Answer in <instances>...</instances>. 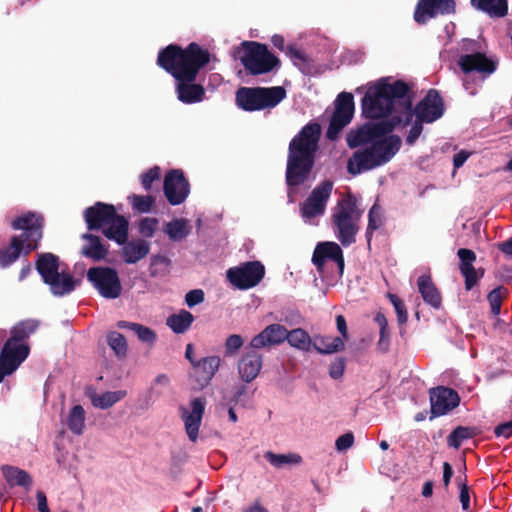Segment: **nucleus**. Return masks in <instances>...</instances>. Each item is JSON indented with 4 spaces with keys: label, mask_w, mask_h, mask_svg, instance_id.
<instances>
[{
    "label": "nucleus",
    "mask_w": 512,
    "mask_h": 512,
    "mask_svg": "<svg viewBox=\"0 0 512 512\" xmlns=\"http://www.w3.org/2000/svg\"><path fill=\"white\" fill-rule=\"evenodd\" d=\"M80 241H82V245H80L79 255L95 262L97 259V236L93 233H84L80 236Z\"/></svg>",
    "instance_id": "nucleus-42"
},
{
    "label": "nucleus",
    "mask_w": 512,
    "mask_h": 512,
    "mask_svg": "<svg viewBox=\"0 0 512 512\" xmlns=\"http://www.w3.org/2000/svg\"><path fill=\"white\" fill-rule=\"evenodd\" d=\"M86 227L89 231H95L97 228V206L93 205L85 210Z\"/></svg>",
    "instance_id": "nucleus-60"
},
{
    "label": "nucleus",
    "mask_w": 512,
    "mask_h": 512,
    "mask_svg": "<svg viewBox=\"0 0 512 512\" xmlns=\"http://www.w3.org/2000/svg\"><path fill=\"white\" fill-rule=\"evenodd\" d=\"M31 244H33L32 241L23 240L21 237L10 238L9 245L0 248V268L10 267L20 256H27L39 248H28Z\"/></svg>",
    "instance_id": "nucleus-23"
},
{
    "label": "nucleus",
    "mask_w": 512,
    "mask_h": 512,
    "mask_svg": "<svg viewBox=\"0 0 512 512\" xmlns=\"http://www.w3.org/2000/svg\"><path fill=\"white\" fill-rule=\"evenodd\" d=\"M445 106L441 94L435 88L427 91L426 96L418 102L415 108H412V99L408 97L403 102L402 110L398 115H394L391 119L407 126L412 122L415 116L420 122L432 124L444 115Z\"/></svg>",
    "instance_id": "nucleus-5"
},
{
    "label": "nucleus",
    "mask_w": 512,
    "mask_h": 512,
    "mask_svg": "<svg viewBox=\"0 0 512 512\" xmlns=\"http://www.w3.org/2000/svg\"><path fill=\"white\" fill-rule=\"evenodd\" d=\"M117 244L121 245V259L129 265L138 263L150 252V243L143 238L126 240Z\"/></svg>",
    "instance_id": "nucleus-26"
},
{
    "label": "nucleus",
    "mask_w": 512,
    "mask_h": 512,
    "mask_svg": "<svg viewBox=\"0 0 512 512\" xmlns=\"http://www.w3.org/2000/svg\"><path fill=\"white\" fill-rule=\"evenodd\" d=\"M264 459L275 468H282L285 465H296L302 462L299 454H276L272 451L264 453Z\"/></svg>",
    "instance_id": "nucleus-41"
},
{
    "label": "nucleus",
    "mask_w": 512,
    "mask_h": 512,
    "mask_svg": "<svg viewBox=\"0 0 512 512\" xmlns=\"http://www.w3.org/2000/svg\"><path fill=\"white\" fill-rule=\"evenodd\" d=\"M35 269L45 285L50 287L51 294L55 296L67 295L78 285V280L71 274L58 271V257L55 254L39 253Z\"/></svg>",
    "instance_id": "nucleus-7"
},
{
    "label": "nucleus",
    "mask_w": 512,
    "mask_h": 512,
    "mask_svg": "<svg viewBox=\"0 0 512 512\" xmlns=\"http://www.w3.org/2000/svg\"><path fill=\"white\" fill-rule=\"evenodd\" d=\"M159 221L156 218L144 217L138 221V233L143 239H150L156 232Z\"/></svg>",
    "instance_id": "nucleus-50"
},
{
    "label": "nucleus",
    "mask_w": 512,
    "mask_h": 512,
    "mask_svg": "<svg viewBox=\"0 0 512 512\" xmlns=\"http://www.w3.org/2000/svg\"><path fill=\"white\" fill-rule=\"evenodd\" d=\"M284 98L282 86L241 87L236 92V104L246 112L275 108Z\"/></svg>",
    "instance_id": "nucleus-9"
},
{
    "label": "nucleus",
    "mask_w": 512,
    "mask_h": 512,
    "mask_svg": "<svg viewBox=\"0 0 512 512\" xmlns=\"http://www.w3.org/2000/svg\"><path fill=\"white\" fill-rule=\"evenodd\" d=\"M194 322V316L186 309L179 310V313L169 316L166 320L167 327L175 334H184Z\"/></svg>",
    "instance_id": "nucleus-35"
},
{
    "label": "nucleus",
    "mask_w": 512,
    "mask_h": 512,
    "mask_svg": "<svg viewBox=\"0 0 512 512\" xmlns=\"http://www.w3.org/2000/svg\"><path fill=\"white\" fill-rule=\"evenodd\" d=\"M430 419L445 416L459 406L460 398L456 390L437 386L429 390Z\"/></svg>",
    "instance_id": "nucleus-15"
},
{
    "label": "nucleus",
    "mask_w": 512,
    "mask_h": 512,
    "mask_svg": "<svg viewBox=\"0 0 512 512\" xmlns=\"http://www.w3.org/2000/svg\"><path fill=\"white\" fill-rule=\"evenodd\" d=\"M360 217L361 211L357 209V199L350 193L339 200L334 207L332 214L334 233L342 246L347 247L355 243Z\"/></svg>",
    "instance_id": "nucleus-6"
},
{
    "label": "nucleus",
    "mask_w": 512,
    "mask_h": 512,
    "mask_svg": "<svg viewBox=\"0 0 512 512\" xmlns=\"http://www.w3.org/2000/svg\"><path fill=\"white\" fill-rule=\"evenodd\" d=\"M383 225V215L381 214V207L377 203H374L368 212V226H366V241L371 242L372 234L380 229Z\"/></svg>",
    "instance_id": "nucleus-46"
},
{
    "label": "nucleus",
    "mask_w": 512,
    "mask_h": 512,
    "mask_svg": "<svg viewBox=\"0 0 512 512\" xmlns=\"http://www.w3.org/2000/svg\"><path fill=\"white\" fill-rule=\"evenodd\" d=\"M425 123L424 121H415L414 125H412L411 130H409L408 136H406V144L409 146H412L415 144L418 137L421 135L422 132V124Z\"/></svg>",
    "instance_id": "nucleus-62"
},
{
    "label": "nucleus",
    "mask_w": 512,
    "mask_h": 512,
    "mask_svg": "<svg viewBox=\"0 0 512 512\" xmlns=\"http://www.w3.org/2000/svg\"><path fill=\"white\" fill-rule=\"evenodd\" d=\"M354 444V435L352 433H346L341 435L334 442V446H336V450L339 452H344L352 447Z\"/></svg>",
    "instance_id": "nucleus-58"
},
{
    "label": "nucleus",
    "mask_w": 512,
    "mask_h": 512,
    "mask_svg": "<svg viewBox=\"0 0 512 512\" xmlns=\"http://www.w3.org/2000/svg\"><path fill=\"white\" fill-rule=\"evenodd\" d=\"M36 502H38L39 512H49L48 501L46 500L45 493L38 490L36 492Z\"/></svg>",
    "instance_id": "nucleus-64"
},
{
    "label": "nucleus",
    "mask_w": 512,
    "mask_h": 512,
    "mask_svg": "<svg viewBox=\"0 0 512 512\" xmlns=\"http://www.w3.org/2000/svg\"><path fill=\"white\" fill-rule=\"evenodd\" d=\"M494 435L508 439L512 435V420L494 427Z\"/></svg>",
    "instance_id": "nucleus-63"
},
{
    "label": "nucleus",
    "mask_w": 512,
    "mask_h": 512,
    "mask_svg": "<svg viewBox=\"0 0 512 512\" xmlns=\"http://www.w3.org/2000/svg\"><path fill=\"white\" fill-rule=\"evenodd\" d=\"M106 238L115 243H123L129 240V222L127 219L105 222V226L97 228Z\"/></svg>",
    "instance_id": "nucleus-31"
},
{
    "label": "nucleus",
    "mask_w": 512,
    "mask_h": 512,
    "mask_svg": "<svg viewBox=\"0 0 512 512\" xmlns=\"http://www.w3.org/2000/svg\"><path fill=\"white\" fill-rule=\"evenodd\" d=\"M39 325V320L35 319H27L18 322L13 326L12 330H10V337L7 339L6 343L26 344L25 341L39 329Z\"/></svg>",
    "instance_id": "nucleus-32"
},
{
    "label": "nucleus",
    "mask_w": 512,
    "mask_h": 512,
    "mask_svg": "<svg viewBox=\"0 0 512 512\" xmlns=\"http://www.w3.org/2000/svg\"><path fill=\"white\" fill-rule=\"evenodd\" d=\"M456 255L459 258V272L464 277L466 290H471L482 279L485 270L483 268H474L473 263L476 261V254L471 249L460 248Z\"/></svg>",
    "instance_id": "nucleus-22"
},
{
    "label": "nucleus",
    "mask_w": 512,
    "mask_h": 512,
    "mask_svg": "<svg viewBox=\"0 0 512 512\" xmlns=\"http://www.w3.org/2000/svg\"><path fill=\"white\" fill-rule=\"evenodd\" d=\"M191 367H193V376L200 389L208 386L218 367H220V358L218 356H207L200 358V360H191Z\"/></svg>",
    "instance_id": "nucleus-25"
},
{
    "label": "nucleus",
    "mask_w": 512,
    "mask_h": 512,
    "mask_svg": "<svg viewBox=\"0 0 512 512\" xmlns=\"http://www.w3.org/2000/svg\"><path fill=\"white\" fill-rule=\"evenodd\" d=\"M243 346V338L240 335L232 334L225 341V356L231 357L235 355Z\"/></svg>",
    "instance_id": "nucleus-53"
},
{
    "label": "nucleus",
    "mask_w": 512,
    "mask_h": 512,
    "mask_svg": "<svg viewBox=\"0 0 512 512\" xmlns=\"http://www.w3.org/2000/svg\"><path fill=\"white\" fill-rule=\"evenodd\" d=\"M418 292L421 294L424 303L434 309H440L442 304L441 293L430 278V275L423 274L417 280Z\"/></svg>",
    "instance_id": "nucleus-29"
},
{
    "label": "nucleus",
    "mask_w": 512,
    "mask_h": 512,
    "mask_svg": "<svg viewBox=\"0 0 512 512\" xmlns=\"http://www.w3.org/2000/svg\"><path fill=\"white\" fill-rule=\"evenodd\" d=\"M354 116V96L351 92H341L334 100V111L332 119L328 123L325 137L328 141H335L339 138L340 132L351 123Z\"/></svg>",
    "instance_id": "nucleus-11"
},
{
    "label": "nucleus",
    "mask_w": 512,
    "mask_h": 512,
    "mask_svg": "<svg viewBox=\"0 0 512 512\" xmlns=\"http://www.w3.org/2000/svg\"><path fill=\"white\" fill-rule=\"evenodd\" d=\"M164 232H166L170 241L179 242L188 237L191 228L188 226V220L185 218H176L167 222Z\"/></svg>",
    "instance_id": "nucleus-37"
},
{
    "label": "nucleus",
    "mask_w": 512,
    "mask_h": 512,
    "mask_svg": "<svg viewBox=\"0 0 512 512\" xmlns=\"http://www.w3.org/2000/svg\"><path fill=\"white\" fill-rule=\"evenodd\" d=\"M127 395L125 390H115L104 392L97 396V407L98 409H108L124 399Z\"/></svg>",
    "instance_id": "nucleus-48"
},
{
    "label": "nucleus",
    "mask_w": 512,
    "mask_h": 512,
    "mask_svg": "<svg viewBox=\"0 0 512 512\" xmlns=\"http://www.w3.org/2000/svg\"><path fill=\"white\" fill-rule=\"evenodd\" d=\"M470 3L490 17L502 18L508 13L507 0H470Z\"/></svg>",
    "instance_id": "nucleus-33"
},
{
    "label": "nucleus",
    "mask_w": 512,
    "mask_h": 512,
    "mask_svg": "<svg viewBox=\"0 0 512 512\" xmlns=\"http://www.w3.org/2000/svg\"><path fill=\"white\" fill-rule=\"evenodd\" d=\"M508 294V290L503 286H498L487 295L488 304H490L491 314L498 316L500 314L501 302Z\"/></svg>",
    "instance_id": "nucleus-49"
},
{
    "label": "nucleus",
    "mask_w": 512,
    "mask_h": 512,
    "mask_svg": "<svg viewBox=\"0 0 512 512\" xmlns=\"http://www.w3.org/2000/svg\"><path fill=\"white\" fill-rule=\"evenodd\" d=\"M341 337H334L330 335H315L312 341V347L321 355H330L333 353H340L345 349V341Z\"/></svg>",
    "instance_id": "nucleus-30"
},
{
    "label": "nucleus",
    "mask_w": 512,
    "mask_h": 512,
    "mask_svg": "<svg viewBox=\"0 0 512 512\" xmlns=\"http://www.w3.org/2000/svg\"><path fill=\"white\" fill-rule=\"evenodd\" d=\"M159 265L167 267L170 265V259L164 255H154L150 257V276L154 277L159 273V270H157V266Z\"/></svg>",
    "instance_id": "nucleus-59"
},
{
    "label": "nucleus",
    "mask_w": 512,
    "mask_h": 512,
    "mask_svg": "<svg viewBox=\"0 0 512 512\" xmlns=\"http://www.w3.org/2000/svg\"><path fill=\"white\" fill-rule=\"evenodd\" d=\"M374 323L379 326V341H377V350L380 353L385 354L389 351L390 346V331L389 326H387V319L383 313L378 312L376 316H374Z\"/></svg>",
    "instance_id": "nucleus-39"
},
{
    "label": "nucleus",
    "mask_w": 512,
    "mask_h": 512,
    "mask_svg": "<svg viewBox=\"0 0 512 512\" xmlns=\"http://www.w3.org/2000/svg\"><path fill=\"white\" fill-rule=\"evenodd\" d=\"M332 190L333 182L330 180H325L313 188L312 193L301 204V216L306 220L322 216Z\"/></svg>",
    "instance_id": "nucleus-16"
},
{
    "label": "nucleus",
    "mask_w": 512,
    "mask_h": 512,
    "mask_svg": "<svg viewBox=\"0 0 512 512\" xmlns=\"http://www.w3.org/2000/svg\"><path fill=\"white\" fill-rule=\"evenodd\" d=\"M262 356L258 353L256 348L246 349L245 354L239 361V375L243 382L250 383L255 380L261 371Z\"/></svg>",
    "instance_id": "nucleus-27"
},
{
    "label": "nucleus",
    "mask_w": 512,
    "mask_h": 512,
    "mask_svg": "<svg viewBox=\"0 0 512 512\" xmlns=\"http://www.w3.org/2000/svg\"><path fill=\"white\" fill-rule=\"evenodd\" d=\"M206 398L195 397L190 401V409L185 406L179 407V415L181 420L184 422L185 434H187L188 440L195 443L199 437V429L201 419L205 414Z\"/></svg>",
    "instance_id": "nucleus-17"
},
{
    "label": "nucleus",
    "mask_w": 512,
    "mask_h": 512,
    "mask_svg": "<svg viewBox=\"0 0 512 512\" xmlns=\"http://www.w3.org/2000/svg\"><path fill=\"white\" fill-rule=\"evenodd\" d=\"M106 342H108V346L111 347V350L114 351V355L117 359L123 360L127 357V341L124 335L117 331H111L108 333V337H106Z\"/></svg>",
    "instance_id": "nucleus-43"
},
{
    "label": "nucleus",
    "mask_w": 512,
    "mask_h": 512,
    "mask_svg": "<svg viewBox=\"0 0 512 512\" xmlns=\"http://www.w3.org/2000/svg\"><path fill=\"white\" fill-rule=\"evenodd\" d=\"M345 372V358L337 357L334 358L330 367H328V376L333 380H339L342 378L343 373Z\"/></svg>",
    "instance_id": "nucleus-54"
},
{
    "label": "nucleus",
    "mask_w": 512,
    "mask_h": 512,
    "mask_svg": "<svg viewBox=\"0 0 512 512\" xmlns=\"http://www.w3.org/2000/svg\"><path fill=\"white\" fill-rule=\"evenodd\" d=\"M66 426L75 435L83 433L84 428V410L80 405H76L70 410L68 418H66Z\"/></svg>",
    "instance_id": "nucleus-44"
},
{
    "label": "nucleus",
    "mask_w": 512,
    "mask_h": 512,
    "mask_svg": "<svg viewBox=\"0 0 512 512\" xmlns=\"http://www.w3.org/2000/svg\"><path fill=\"white\" fill-rule=\"evenodd\" d=\"M326 261H332L338 265L339 272H343L345 267V259L343 258L342 249L335 242H320L313 251L312 263L316 267L318 273L323 272Z\"/></svg>",
    "instance_id": "nucleus-20"
},
{
    "label": "nucleus",
    "mask_w": 512,
    "mask_h": 512,
    "mask_svg": "<svg viewBox=\"0 0 512 512\" xmlns=\"http://www.w3.org/2000/svg\"><path fill=\"white\" fill-rule=\"evenodd\" d=\"M205 300V293L201 289H192L185 294V304L192 308Z\"/></svg>",
    "instance_id": "nucleus-56"
},
{
    "label": "nucleus",
    "mask_w": 512,
    "mask_h": 512,
    "mask_svg": "<svg viewBox=\"0 0 512 512\" xmlns=\"http://www.w3.org/2000/svg\"><path fill=\"white\" fill-rule=\"evenodd\" d=\"M160 179V169L158 166H155L141 174L140 181L141 186H143V189L149 192L151 190V185H153L154 182L159 181Z\"/></svg>",
    "instance_id": "nucleus-52"
},
{
    "label": "nucleus",
    "mask_w": 512,
    "mask_h": 512,
    "mask_svg": "<svg viewBox=\"0 0 512 512\" xmlns=\"http://www.w3.org/2000/svg\"><path fill=\"white\" fill-rule=\"evenodd\" d=\"M499 63L493 58H489L484 52H472L462 54L458 59V66L462 73L478 74L481 80L487 79L497 70Z\"/></svg>",
    "instance_id": "nucleus-14"
},
{
    "label": "nucleus",
    "mask_w": 512,
    "mask_h": 512,
    "mask_svg": "<svg viewBox=\"0 0 512 512\" xmlns=\"http://www.w3.org/2000/svg\"><path fill=\"white\" fill-rule=\"evenodd\" d=\"M290 346L297 348L302 351H310L311 342L313 339L303 328H296L290 330L287 334L286 340Z\"/></svg>",
    "instance_id": "nucleus-40"
},
{
    "label": "nucleus",
    "mask_w": 512,
    "mask_h": 512,
    "mask_svg": "<svg viewBox=\"0 0 512 512\" xmlns=\"http://www.w3.org/2000/svg\"><path fill=\"white\" fill-rule=\"evenodd\" d=\"M74 271L78 273L79 275L83 276V274L86 272V277H88L89 283L92 284V286L97 285V267L91 266L88 268V271H86V265L82 262H77L74 264Z\"/></svg>",
    "instance_id": "nucleus-55"
},
{
    "label": "nucleus",
    "mask_w": 512,
    "mask_h": 512,
    "mask_svg": "<svg viewBox=\"0 0 512 512\" xmlns=\"http://www.w3.org/2000/svg\"><path fill=\"white\" fill-rule=\"evenodd\" d=\"M125 219L124 216L116 213L115 207L111 204L97 202V229L104 226L105 222Z\"/></svg>",
    "instance_id": "nucleus-45"
},
{
    "label": "nucleus",
    "mask_w": 512,
    "mask_h": 512,
    "mask_svg": "<svg viewBox=\"0 0 512 512\" xmlns=\"http://www.w3.org/2000/svg\"><path fill=\"white\" fill-rule=\"evenodd\" d=\"M13 230L22 231L21 235L12 236L20 237L24 241H31L32 244L28 248H39L40 241L43 237V216L42 214L28 211L12 220Z\"/></svg>",
    "instance_id": "nucleus-13"
},
{
    "label": "nucleus",
    "mask_w": 512,
    "mask_h": 512,
    "mask_svg": "<svg viewBox=\"0 0 512 512\" xmlns=\"http://www.w3.org/2000/svg\"><path fill=\"white\" fill-rule=\"evenodd\" d=\"M456 4L454 0H418L414 10V21L424 25L438 15H451Z\"/></svg>",
    "instance_id": "nucleus-19"
},
{
    "label": "nucleus",
    "mask_w": 512,
    "mask_h": 512,
    "mask_svg": "<svg viewBox=\"0 0 512 512\" xmlns=\"http://www.w3.org/2000/svg\"><path fill=\"white\" fill-rule=\"evenodd\" d=\"M130 206L136 213L146 214L149 213L154 205V197L152 195L140 196L132 194L129 196Z\"/></svg>",
    "instance_id": "nucleus-47"
},
{
    "label": "nucleus",
    "mask_w": 512,
    "mask_h": 512,
    "mask_svg": "<svg viewBox=\"0 0 512 512\" xmlns=\"http://www.w3.org/2000/svg\"><path fill=\"white\" fill-rule=\"evenodd\" d=\"M400 148L401 138L396 134L388 135L378 142H373L370 146L355 151L348 159L347 171L350 175L372 171L388 163Z\"/></svg>",
    "instance_id": "nucleus-4"
},
{
    "label": "nucleus",
    "mask_w": 512,
    "mask_h": 512,
    "mask_svg": "<svg viewBox=\"0 0 512 512\" xmlns=\"http://www.w3.org/2000/svg\"><path fill=\"white\" fill-rule=\"evenodd\" d=\"M117 327L118 329H128L134 332L138 340L150 346L156 342V333L151 328L142 324L121 320L117 322Z\"/></svg>",
    "instance_id": "nucleus-36"
},
{
    "label": "nucleus",
    "mask_w": 512,
    "mask_h": 512,
    "mask_svg": "<svg viewBox=\"0 0 512 512\" xmlns=\"http://www.w3.org/2000/svg\"><path fill=\"white\" fill-rule=\"evenodd\" d=\"M210 59L208 50L195 42L185 48L169 44L159 50L156 65L175 79V92L179 102L191 105L200 103L205 98V88L194 81Z\"/></svg>",
    "instance_id": "nucleus-1"
},
{
    "label": "nucleus",
    "mask_w": 512,
    "mask_h": 512,
    "mask_svg": "<svg viewBox=\"0 0 512 512\" xmlns=\"http://www.w3.org/2000/svg\"><path fill=\"white\" fill-rule=\"evenodd\" d=\"M456 482L459 485V502H461L462 510H468L469 508V494H468V486L465 483V478L461 479L460 477L456 478Z\"/></svg>",
    "instance_id": "nucleus-57"
},
{
    "label": "nucleus",
    "mask_w": 512,
    "mask_h": 512,
    "mask_svg": "<svg viewBox=\"0 0 512 512\" xmlns=\"http://www.w3.org/2000/svg\"><path fill=\"white\" fill-rule=\"evenodd\" d=\"M162 191L167 202L172 206H178L185 202L189 195V184L182 170L173 169L164 176Z\"/></svg>",
    "instance_id": "nucleus-18"
},
{
    "label": "nucleus",
    "mask_w": 512,
    "mask_h": 512,
    "mask_svg": "<svg viewBox=\"0 0 512 512\" xmlns=\"http://www.w3.org/2000/svg\"><path fill=\"white\" fill-rule=\"evenodd\" d=\"M237 54L246 72L252 76L270 73L279 66V59L263 43L243 41Z\"/></svg>",
    "instance_id": "nucleus-8"
},
{
    "label": "nucleus",
    "mask_w": 512,
    "mask_h": 512,
    "mask_svg": "<svg viewBox=\"0 0 512 512\" xmlns=\"http://www.w3.org/2000/svg\"><path fill=\"white\" fill-rule=\"evenodd\" d=\"M410 86L402 81L396 80L389 84L386 79H381L376 84L368 87L364 98H362V115L367 119L386 118L393 111H396L395 104L403 106V102L409 96Z\"/></svg>",
    "instance_id": "nucleus-3"
},
{
    "label": "nucleus",
    "mask_w": 512,
    "mask_h": 512,
    "mask_svg": "<svg viewBox=\"0 0 512 512\" xmlns=\"http://www.w3.org/2000/svg\"><path fill=\"white\" fill-rule=\"evenodd\" d=\"M29 354L28 344L4 343L0 353V363L17 370Z\"/></svg>",
    "instance_id": "nucleus-28"
},
{
    "label": "nucleus",
    "mask_w": 512,
    "mask_h": 512,
    "mask_svg": "<svg viewBox=\"0 0 512 512\" xmlns=\"http://www.w3.org/2000/svg\"><path fill=\"white\" fill-rule=\"evenodd\" d=\"M97 291L108 300H115L121 296V281L115 268L97 267Z\"/></svg>",
    "instance_id": "nucleus-21"
},
{
    "label": "nucleus",
    "mask_w": 512,
    "mask_h": 512,
    "mask_svg": "<svg viewBox=\"0 0 512 512\" xmlns=\"http://www.w3.org/2000/svg\"><path fill=\"white\" fill-rule=\"evenodd\" d=\"M283 52L286 53L287 57H289L292 60L307 63V57L305 56L304 52L296 48L294 44L287 45V48L284 49Z\"/></svg>",
    "instance_id": "nucleus-61"
},
{
    "label": "nucleus",
    "mask_w": 512,
    "mask_h": 512,
    "mask_svg": "<svg viewBox=\"0 0 512 512\" xmlns=\"http://www.w3.org/2000/svg\"><path fill=\"white\" fill-rule=\"evenodd\" d=\"M401 124L393 119L383 120L379 122H368L355 130H351L347 134V145L350 149H356L364 145H372L386 138L397 125Z\"/></svg>",
    "instance_id": "nucleus-10"
},
{
    "label": "nucleus",
    "mask_w": 512,
    "mask_h": 512,
    "mask_svg": "<svg viewBox=\"0 0 512 512\" xmlns=\"http://www.w3.org/2000/svg\"><path fill=\"white\" fill-rule=\"evenodd\" d=\"M320 138V125L309 123L293 136L287 150L286 185L297 188L310 178Z\"/></svg>",
    "instance_id": "nucleus-2"
},
{
    "label": "nucleus",
    "mask_w": 512,
    "mask_h": 512,
    "mask_svg": "<svg viewBox=\"0 0 512 512\" xmlns=\"http://www.w3.org/2000/svg\"><path fill=\"white\" fill-rule=\"evenodd\" d=\"M477 427L458 426L447 436V445L454 449H459L463 441L473 439L479 435Z\"/></svg>",
    "instance_id": "nucleus-38"
},
{
    "label": "nucleus",
    "mask_w": 512,
    "mask_h": 512,
    "mask_svg": "<svg viewBox=\"0 0 512 512\" xmlns=\"http://www.w3.org/2000/svg\"><path fill=\"white\" fill-rule=\"evenodd\" d=\"M389 302L394 306L395 314H397L398 325H404L407 322V310L404 302L395 294L388 293L386 295Z\"/></svg>",
    "instance_id": "nucleus-51"
},
{
    "label": "nucleus",
    "mask_w": 512,
    "mask_h": 512,
    "mask_svg": "<svg viewBox=\"0 0 512 512\" xmlns=\"http://www.w3.org/2000/svg\"><path fill=\"white\" fill-rule=\"evenodd\" d=\"M264 277V266L259 261H249L226 271V278L239 290L253 288Z\"/></svg>",
    "instance_id": "nucleus-12"
},
{
    "label": "nucleus",
    "mask_w": 512,
    "mask_h": 512,
    "mask_svg": "<svg viewBox=\"0 0 512 512\" xmlns=\"http://www.w3.org/2000/svg\"><path fill=\"white\" fill-rule=\"evenodd\" d=\"M1 470H3L4 479H6L7 484L11 487L20 486L29 489L33 484L31 476L24 469L12 465H4Z\"/></svg>",
    "instance_id": "nucleus-34"
},
{
    "label": "nucleus",
    "mask_w": 512,
    "mask_h": 512,
    "mask_svg": "<svg viewBox=\"0 0 512 512\" xmlns=\"http://www.w3.org/2000/svg\"><path fill=\"white\" fill-rule=\"evenodd\" d=\"M288 331L281 324H271L266 326L259 334L252 337L249 348L261 349L264 347L277 346L284 342L287 338Z\"/></svg>",
    "instance_id": "nucleus-24"
}]
</instances>
